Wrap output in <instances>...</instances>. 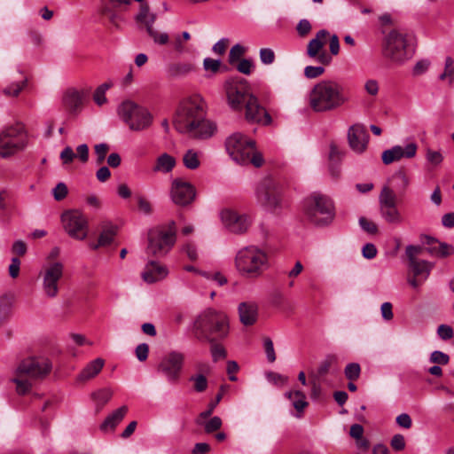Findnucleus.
Segmentation results:
<instances>
[{"label":"nucleus","instance_id":"nucleus-1","mask_svg":"<svg viewBox=\"0 0 454 454\" xmlns=\"http://www.w3.org/2000/svg\"><path fill=\"white\" fill-rule=\"evenodd\" d=\"M349 100L343 84L325 79L317 82L308 94L309 106L316 113H327L342 107Z\"/></svg>","mask_w":454,"mask_h":454},{"label":"nucleus","instance_id":"nucleus-2","mask_svg":"<svg viewBox=\"0 0 454 454\" xmlns=\"http://www.w3.org/2000/svg\"><path fill=\"white\" fill-rule=\"evenodd\" d=\"M51 369L46 357H27L18 364L11 380L15 383L18 395H23L31 390L34 381L44 379Z\"/></svg>","mask_w":454,"mask_h":454},{"label":"nucleus","instance_id":"nucleus-3","mask_svg":"<svg viewBox=\"0 0 454 454\" xmlns=\"http://www.w3.org/2000/svg\"><path fill=\"white\" fill-rule=\"evenodd\" d=\"M235 268L241 277L256 279L269 268L268 254L256 246L245 247L235 255Z\"/></svg>","mask_w":454,"mask_h":454},{"label":"nucleus","instance_id":"nucleus-4","mask_svg":"<svg viewBox=\"0 0 454 454\" xmlns=\"http://www.w3.org/2000/svg\"><path fill=\"white\" fill-rule=\"evenodd\" d=\"M225 147L231 158L240 165L253 164L258 168L263 163L262 155L255 151L254 141L240 132L229 136Z\"/></svg>","mask_w":454,"mask_h":454},{"label":"nucleus","instance_id":"nucleus-5","mask_svg":"<svg viewBox=\"0 0 454 454\" xmlns=\"http://www.w3.org/2000/svg\"><path fill=\"white\" fill-rule=\"evenodd\" d=\"M303 210L308 221L318 227L331 224L335 218L333 200L320 192H313L304 200Z\"/></svg>","mask_w":454,"mask_h":454},{"label":"nucleus","instance_id":"nucleus-6","mask_svg":"<svg viewBox=\"0 0 454 454\" xmlns=\"http://www.w3.org/2000/svg\"><path fill=\"white\" fill-rule=\"evenodd\" d=\"M203 116H206V103L200 96L194 95L180 103L174 126L178 132L187 134Z\"/></svg>","mask_w":454,"mask_h":454},{"label":"nucleus","instance_id":"nucleus-7","mask_svg":"<svg viewBox=\"0 0 454 454\" xmlns=\"http://www.w3.org/2000/svg\"><path fill=\"white\" fill-rule=\"evenodd\" d=\"M195 326L210 342L224 339L229 333V322L226 315L213 309L202 312L195 322Z\"/></svg>","mask_w":454,"mask_h":454},{"label":"nucleus","instance_id":"nucleus-8","mask_svg":"<svg viewBox=\"0 0 454 454\" xmlns=\"http://www.w3.org/2000/svg\"><path fill=\"white\" fill-rule=\"evenodd\" d=\"M415 51L412 36L399 30H392L384 42L383 53L391 61L403 63L412 58Z\"/></svg>","mask_w":454,"mask_h":454},{"label":"nucleus","instance_id":"nucleus-9","mask_svg":"<svg viewBox=\"0 0 454 454\" xmlns=\"http://www.w3.org/2000/svg\"><path fill=\"white\" fill-rule=\"evenodd\" d=\"M176 239V223L171 221L168 225H160L148 232L146 254L155 257L166 255L174 247Z\"/></svg>","mask_w":454,"mask_h":454},{"label":"nucleus","instance_id":"nucleus-10","mask_svg":"<svg viewBox=\"0 0 454 454\" xmlns=\"http://www.w3.org/2000/svg\"><path fill=\"white\" fill-rule=\"evenodd\" d=\"M120 118L133 131H142L153 123L152 114L144 106L131 100L123 101L117 109Z\"/></svg>","mask_w":454,"mask_h":454},{"label":"nucleus","instance_id":"nucleus-11","mask_svg":"<svg viewBox=\"0 0 454 454\" xmlns=\"http://www.w3.org/2000/svg\"><path fill=\"white\" fill-rule=\"evenodd\" d=\"M27 142V133L21 124L5 128L0 133V155L4 158L23 150Z\"/></svg>","mask_w":454,"mask_h":454},{"label":"nucleus","instance_id":"nucleus-12","mask_svg":"<svg viewBox=\"0 0 454 454\" xmlns=\"http://www.w3.org/2000/svg\"><path fill=\"white\" fill-rule=\"evenodd\" d=\"M224 90L229 106L235 111H240L247 100L249 92L248 82L242 78H231L224 82Z\"/></svg>","mask_w":454,"mask_h":454},{"label":"nucleus","instance_id":"nucleus-13","mask_svg":"<svg viewBox=\"0 0 454 454\" xmlns=\"http://www.w3.org/2000/svg\"><path fill=\"white\" fill-rule=\"evenodd\" d=\"M257 202L268 210L274 211L281 206V192L277 184L271 178L260 182L256 191Z\"/></svg>","mask_w":454,"mask_h":454},{"label":"nucleus","instance_id":"nucleus-14","mask_svg":"<svg viewBox=\"0 0 454 454\" xmlns=\"http://www.w3.org/2000/svg\"><path fill=\"white\" fill-rule=\"evenodd\" d=\"M64 274V265L59 262H51L44 265L40 272L43 279V292L48 298H55L59 294V283Z\"/></svg>","mask_w":454,"mask_h":454},{"label":"nucleus","instance_id":"nucleus-15","mask_svg":"<svg viewBox=\"0 0 454 454\" xmlns=\"http://www.w3.org/2000/svg\"><path fill=\"white\" fill-rule=\"evenodd\" d=\"M379 202L380 215L386 223L399 225L403 222V217L396 207V195L390 188L382 189Z\"/></svg>","mask_w":454,"mask_h":454},{"label":"nucleus","instance_id":"nucleus-16","mask_svg":"<svg viewBox=\"0 0 454 454\" xmlns=\"http://www.w3.org/2000/svg\"><path fill=\"white\" fill-rule=\"evenodd\" d=\"M65 231L75 239L83 240L88 234V221L78 210L67 211L61 215Z\"/></svg>","mask_w":454,"mask_h":454},{"label":"nucleus","instance_id":"nucleus-17","mask_svg":"<svg viewBox=\"0 0 454 454\" xmlns=\"http://www.w3.org/2000/svg\"><path fill=\"white\" fill-rule=\"evenodd\" d=\"M184 361V356L181 352L172 351L165 355L157 370L162 373L169 382H176L180 377Z\"/></svg>","mask_w":454,"mask_h":454},{"label":"nucleus","instance_id":"nucleus-18","mask_svg":"<svg viewBox=\"0 0 454 454\" xmlns=\"http://www.w3.org/2000/svg\"><path fill=\"white\" fill-rule=\"evenodd\" d=\"M330 33L325 29L319 30L316 36L311 39L307 46V54L323 66H327L332 62V57L324 50Z\"/></svg>","mask_w":454,"mask_h":454},{"label":"nucleus","instance_id":"nucleus-19","mask_svg":"<svg viewBox=\"0 0 454 454\" xmlns=\"http://www.w3.org/2000/svg\"><path fill=\"white\" fill-rule=\"evenodd\" d=\"M195 188L189 182L176 178L173 180L170 189L172 201L178 206H187L195 198Z\"/></svg>","mask_w":454,"mask_h":454},{"label":"nucleus","instance_id":"nucleus-20","mask_svg":"<svg viewBox=\"0 0 454 454\" xmlns=\"http://www.w3.org/2000/svg\"><path fill=\"white\" fill-rule=\"evenodd\" d=\"M221 219L230 231L237 234L246 232L251 224V219L248 215L239 214L231 209L223 210Z\"/></svg>","mask_w":454,"mask_h":454},{"label":"nucleus","instance_id":"nucleus-21","mask_svg":"<svg viewBox=\"0 0 454 454\" xmlns=\"http://www.w3.org/2000/svg\"><path fill=\"white\" fill-rule=\"evenodd\" d=\"M243 106L245 107V117L247 121L264 125H268L271 122L270 115L259 103L258 98L254 95L248 96Z\"/></svg>","mask_w":454,"mask_h":454},{"label":"nucleus","instance_id":"nucleus-22","mask_svg":"<svg viewBox=\"0 0 454 454\" xmlns=\"http://www.w3.org/2000/svg\"><path fill=\"white\" fill-rule=\"evenodd\" d=\"M418 150V145L415 142L409 141L404 145H395L382 153L381 159L384 164L389 165L403 158L411 159L415 157Z\"/></svg>","mask_w":454,"mask_h":454},{"label":"nucleus","instance_id":"nucleus-23","mask_svg":"<svg viewBox=\"0 0 454 454\" xmlns=\"http://www.w3.org/2000/svg\"><path fill=\"white\" fill-rule=\"evenodd\" d=\"M348 140L350 148L354 152L361 153L367 147L369 134L364 125L354 124L348 129Z\"/></svg>","mask_w":454,"mask_h":454},{"label":"nucleus","instance_id":"nucleus-24","mask_svg":"<svg viewBox=\"0 0 454 454\" xmlns=\"http://www.w3.org/2000/svg\"><path fill=\"white\" fill-rule=\"evenodd\" d=\"M217 130L215 122L203 116L199 123L195 124L187 133L188 136L197 139H207L215 135Z\"/></svg>","mask_w":454,"mask_h":454},{"label":"nucleus","instance_id":"nucleus-25","mask_svg":"<svg viewBox=\"0 0 454 454\" xmlns=\"http://www.w3.org/2000/svg\"><path fill=\"white\" fill-rule=\"evenodd\" d=\"M168 274L166 266L157 261H150L146 263L141 276L145 282L154 283L164 279Z\"/></svg>","mask_w":454,"mask_h":454},{"label":"nucleus","instance_id":"nucleus-26","mask_svg":"<svg viewBox=\"0 0 454 454\" xmlns=\"http://www.w3.org/2000/svg\"><path fill=\"white\" fill-rule=\"evenodd\" d=\"M62 102L66 110L71 114H76L82 108V95L74 88L68 89L64 93Z\"/></svg>","mask_w":454,"mask_h":454},{"label":"nucleus","instance_id":"nucleus-27","mask_svg":"<svg viewBox=\"0 0 454 454\" xmlns=\"http://www.w3.org/2000/svg\"><path fill=\"white\" fill-rule=\"evenodd\" d=\"M239 315L240 322L244 325H252L257 320L258 306L255 302L247 301L239 305Z\"/></svg>","mask_w":454,"mask_h":454},{"label":"nucleus","instance_id":"nucleus-28","mask_svg":"<svg viewBox=\"0 0 454 454\" xmlns=\"http://www.w3.org/2000/svg\"><path fill=\"white\" fill-rule=\"evenodd\" d=\"M101 229L98 241L90 245V247L93 250H97L101 247L109 246L114 241L117 232L116 226L110 223H103Z\"/></svg>","mask_w":454,"mask_h":454},{"label":"nucleus","instance_id":"nucleus-29","mask_svg":"<svg viewBox=\"0 0 454 454\" xmlns=\"http://www.w3.org/2000/svg\"><path fill=\"white\" fill-rule=\"evenodd\" d=\"M176 165V158L167 153H163L155 159L153 171L155 173L168 174L172 172Z\"/></svg>","mask_w":454,"mask_h":454},{"label":"nucleus","instance_id":"nucleus-30","mask_svg":"<svg viewBox=\"0 0 454 454\" xmlns=\"http://www.w3.org/2000/svg\"><path fill=\"white\" fill-rule=\"evenodd\" d=\"M128 412V407L123 405L109 414L100 426L102 431L114 430Z\"/></svg>","mask_w":454,"mask_h":454},{"label":"nucleus","instance_id":"nucleus-31","mask_svg":"<svg viewBox=\"0 0 454 454\" xmlns=\"http://www.w3.org/2000/svg\"><path fill=\"white\" fill-rule=\"evenodd\" d=\"M131 1L132 0H102L101 12L114 22L117 17V9L122 5L130 4Z\"/></svg>","mask_w":454,"mask_h":454},{"label":"nucleus","instance_id":"nucleus-32","mask_svg":"<svg viewBox=\"0 0 454 454\" xmlns=\"http://www.w3.org/2000/svg\"><path fill=\"white\" fill-rule=\"evenodd\" d=\"M286 397L288 398L292 405L296 411V417L301 418L304 409L308 406L309 403L306 400V395L300 390L289 391L285 394Z\"/></svg>","mask_w":454,"mask_h":454},{"label":"nucleus","instance_id":"nucleus-33","mask_svg":"<svg viewBox=\"0 0 454 454\" xmlns=\"http://www.w3.org/2000/svg\"><path fill=\"white\" fill-rule=\"evenodd\" d=\"M105 364L102 358H96L90 362L78 375V380L85 381L94 378L99 373Z\"/></svg>","mask_w":454,"mask_h":454},{"label":"nucleus","instance_id":"nucleus-34","mask_svg":"<svg viewBox=\"0 0 454 454\" xmlns=\"http://www.w3.org/2000/svg\"><path fill=\"white\" fill-rule=\"evenodd\" d=\"M202 153L195 149H188L184 152L182 161L184 166L190 170L200 168L201 163Z\"/></svg>","mask_w":454,"mask_h":454},{"label":"nucleus","instance_id":"nucleus-35","mask_svg":"<svg viewBox=\"0 0 454 454\" xmlns=\"http://www.w3.org/2000/svg\"><path fill=\"white\" fill-rule=\"evenodd\" d=\"M409 265L415 277L422 276L424 278H427L429 275L431 265L427 261H412Z\"/></svg>","mask_w":454,"mask_h":454},{"label":"nucleus","instance_id":"nucleus-36","mask_svg":"<svg viewBox=\"0 0 454 454\" xmlns=\"http://www.w3.org/2000/svg\"><path fill=\"white\" fill-rule=\"evenodd\" d=\"M114 85L113 82L108 81L102 84H100L93 93V100L94 102L101 106L107 102V98L106 97V91L112 88Z\"/></svg>","mask_w":454,"mask_h":454},{"label":"nucleus","instance_id":"nucleus-37","mask_svg":"<svg viewBox=\"0 0 454 454\" xmlns=\"http://www.w3.org/2000/svg\"><path fill=\"white\" fill-rule=\"evenodd\" d=\"M92 399L94 400L97 409L101 410L106 403L109 402L112 397V392L110 389L104 388L94 392L91 395Z\"/></svg>","mask_w":454,"mask_h":454},{"label":"nucleus","instance_id":"nucleus-38","mask_svg":"<svg viewBox=\"0 0 454 454\" xmlns=\"http://www.w3.org/2000/svg\"><path fill=\"white\" fill-rule=\"evenodd\" d=\"M148 35L153 38V42L160 45H165L168 43V35L167 33H158L153 28V18L149 21V26L146 28Z\"/></svg>","mask_w":454,"mask_h":454},{"label":"nucleus","instance_id":"nucleus-39","mask_svg":"<svg viewBox=\"0 0 454 454\" xmlns=\"http://www.w3.org/2000/svg\"><path fill=\"white\" fill-rule=\"evenodd\" d=\"M27 79L24 77L21 81L12 82L4 89H3V94L6 97H17L20 91L26 87Z\"/></svg>","mask_w":454,"mask_h":454},{"label":"nucleus","instance_id":"nucleus-40","mask_svg":"<svg viewBox=\"0 0 454 454\" xmlns=\"http://www.w3.org/2000/svg\"><path fill=\"white\" fill-rule=\"evenodd\" d=\"M222 62L220 59L205 58L203 60V68L207 72V76L210 77L216 74L221 68Z\"/></svg>","mask_w":454,"mask_h":454},{"label":"nucleus","instance_id":"nucleus-41","mask_svg":"<svg viewBox=\"0 0 454 454\" xmlns=\"http://www.w3.org/2000/svg\"><path fill=\"white\" fill-rule=\"evenodd\" d=\"M153 18V23L156 20V15L154 13H150L149 6L147 4L144 3L140 6V11L137 15V20L143 23L147 28L149 26V21Z\"/></svg>","mask_w":454,"mask_h":454},{"label":"nucleus","instance_id":"nucleus-42","mask_svg":"<svg viewBox=\"0 0 454 454\" xmlns=\"http://www.w3.org/2000/svg\"><path fill=\"white\" fill-rule=\"evenodd\" d=\"M350 435L357 440V443L360 447L364 449L368 448V442L363 438L364 428L359 424H354L350 427Z\"/></svg>","mask_w":454,"mask_h":454},{"label":"nucleus","instance_id":"nucleus-43","mask_svg":"<svg viewBox=\"0 0 454 454\" xmlns=\"http://www.w3.org/2000/svg\"><path fill=\"white\" fill-rule=\"evenodd\" d=\"M361 367L357 363L348 364L344 370L345 376L348 380L353 381L359 378Z\"/></svg>","mask_w":454,"mask_h":454},{"label":"nucleus","instance_id":"nucleus-44","mask_svg":"<svg viewBox=\"0 0 454 454\" xmlns=\"http://www.w3.org/2000/svg\"><path fill=\"white\" fill-rule=\"evenodd\" d=\"M247 49L243 45L237 43L231 47L229 52V62L233 64L234 62L240 60V58L246 53Z\"/></svg>","mask_w":454,"mask_h":454},{"label":"nucleus","instance_id":"nucleus-45","mask_svg":"<svg viewBox=\"0 0 454 454\" xmlns=\"http://www.w3.org/2000/svg\"><path fill=\"white\" fill-rule=\"evenodd\" d=\"M454 78V66L453 60L448 57L445 60L444 72L440 75L441 80H448L450 83Z\"/></svg>","mask_w":454,"mask_h":454},{"label":"nucleus","instance_id":"nucleus-46","mask_svg":"<svg viewBox=\"0 0 454 454\" xmlns=\"http://www.w3.org/2000/svg\"><path fill=\"white\" fill-rule=\"evenodd\" d=\"M193 70V67L189 63L173 65L169 71L173 75L186 74Z\"/></svg>","mask_w":454,"mask_h":454},{"label":"nucleus","instance_id":"nucleus-47","mask_svg":"<svg viewBox=\"0 0 454 454\" xmlns=\"http://www.w3.org/2000/svg\"><path fill=\"white\" fill-rule=\"evenodd\" d=\"M325 73V68L321 66H307L304 68V75L308 79H315Z\"/></svg>","mask_w":454,"mask_h":454},{"label":"nucleus","instance_id":"nucleus-48","mask_svg":"<svg viewBox=\"0 0 454 454\" xmlns=\"http://www.w3.org/2000/svg\"><path fill=\"white\" fill-rule=\"evenodd\" d=\"M94 149H95V153L97 155V164L100 165L106 160V156L109 151V146H108V145L102 143V144L96 145Z\"/></svg>","mask_w":454,"mask_h":454},{"label":"nucleus","instance_id":"nucleus-49","mask_svg":"<svg viewBox=\"0 0 454 454\" xmlns=\"http://www.w3.org/2000/svg\"><path fill=\"white\" fill-rule=\"evenodd\" d=\"M429 360L433 364L445 365L449 363L450 357L447 354L435 350L431 353Z\"/></svg>","mask_w":454,"mask_h":454},{"label":"nucleus","instance_id":"nucleus-50","mask_svg":"<svg viewBox=\"0 0 454 454\" xmlns=\"http://www.w3.org/2000/svg\"><path fill=\"white\" fill-rule=\"evenodd\" d=\"M260 59L264 65H270L275 61V52L270 48H262L259 52Z\"/></svg>","mask_w":454,"mask_h":454},{"label":"nucleus","instance_id":"nucleus-51","mask_svg":"<svg viewBox=\"0 0 454 454\" xmlns=\"http://www.w3.org/2000/svg\"><path fill=\"white\" fill-rule=\"evenodd\" d=\"M360 227L370 234H376L378 232V226L372 221L362 216L359 218Z\"/></svg>","mask_w":454,"mask_h":454},{"label":"nucleus","instance_id":"nucleus-52","mask_svg":"<svg viewBox=\"0 0 454 454\" xmlns=\"http://www.w3.org/2000/svg\"><path fill=\"white\" fill-rule=\"evenodd\" d=\"M190 380L194 382V389L197 392H203L207 389V380L204 375L198 374V375L191 377Z\"/></svg>","mask_w":454,"mask_h":454},{"label":"nucleus","instance_id":"nucleus-53","mask_svg":"<svg viewBox=\"0 0 454 454\" xmlns=\"http://www.w3.org/2000/svg\"><path fill=\"white\" fill-rule=\"evenodd\" d=\"M211 355L215 362L226 357L227 353L223 346L211 342Z\"/></svg>","mask_w":454,"mask_h":454},{"label":"nucleus","instance_id":"nucleus-54","mask_svg":"<svg viewBox=\"0 0 454 454\" xmlns=\"http://www.w3.org/2000/svg\"><path fill=\"white\" fill-rule=\"evenodd\" d=\"M222 397H223V394L219 393L216 395V397H215V401L209 404L208 409L200 414L199 418L197 419V423L198 424H202V419L208 418L212 414V412L214 411L215 406L221 401Z\"/></svg>","mask_w":454,"mask_h":454},{"label":"nucleus","instance_id":"nucleus-55","mask_svg":"<svg viewBox=\"0 0 454 454\" xmlns=\"http://www.w3.org/2000/svg\"><path fill=\"white\" fill-rule=\"evenodd\" d=\"M236 68L239 73L248 75L253 71L254 64L250 59H242L238 63Z\"/></svg>","mask_w":454,"mask_h":454},{"label":"nucleus","instance_id":"nucleus-56","mask_svg":"<svg viewBox=\"0 0 454 454\" xmlns=\"http://www.w3.org/2000/svg\"><path fill=\"white\" fill-rule=\"evenodd\" d=\"M221 427H222V419L217 416L211 418L204 425L205 431L207 434L213 433V432L220 429Z\"/></svg>","mask_w":454,"mask_h":454},{"label":"nucleus","instance_id":"nucleus-57","mask_svg":"<svg viewBox=\"0 0 454 454\" xmlns=\"http://www.w3.org/2000/svg\"><path fill=\"white\" fill-rule=\"evenodd\" d=\"M266 378L270 383L278 386H282L287 381V378L286 376L273 372H268L266 374Z\"/></svg>","mask_w":454,"mask_h":454},{"label":"nucleus","instance_id":"nucleus-58","mask_svg":"<svg viewBox=\"0 0 454 454\" xmlns=\"http://www.w3.org/2000/svg\"><path fill=\"white\" fill-rule=\"evenodd\" d=\"M137 206L139 211L145 215H150L153 212L151 202L142 196L137 197Z\"/></svg>","mask_w":454,"mask_h":454},{"label":"nucleus","instance_id":"nucleus-59","mask_svg":"<svg viewBox=\"0 0 454 454\" xmlns=\"http://www.w3.org/2000/svg\"><path fill=\"white\" fill-rule=\"evenodd\" d=\"M423 251V247L420 246H408L406 247V255L409 259V263H411L412 261H417L416 258L419 254H420Z\"/></svg>","mask_w":454,"mask_h":454},{"label":"nucleus","instance_id":"nucleus-60","mask_svg":"<svg viewBox=\"0 0 454 454\" xmlns=\"http://www.w3.org/2000/svg\"><path fill=\"white\" fill-rule=\"evenodd\" d=\"M454 254V247L447 243H439L435 254L441 257H446Z\"/></svg>","mask_w":454,"mask_h":454},{"label":"nucleus","instance_id":"nucleus-61","mask_svg":"<svg viewBox=\"0 0 454 454\" xmlns=\"http://www.w3.org/2000/svg\"><path fill=\"white\" fill-rule=\"evenodd\" d=\"M390 445L395 450H397V451L403 450L405 448V439H404L403 435L399 434H395L392 437Z\"/></svg>","mask_w":454,"mask_h":454},{"label":"nucleus","instance_id":"nucleus-62","mask_svg":"<svg viewBox=\"0 0 454 454\" xmlns=\"http://www.w3.org/2000/svg\"><path fill=\"white\" fill-rule=\"evenodd\" d=\"M228 44L229 39L222 38L213 45L212 51L214 53L222 56L225 53Z\"/></svg>","mask_w":454,"mask_h":454},{"label":"nucleus","instance_id":"nucleus-63","mask_svg":"<svg viewBox=\"0 0 454 454\" xmlns=\"http://www.w3.org/2000/svg\"><path fill=\"white\" fill-rule=\"evenodd\" d=\"M437 333L442 340H447L453 337V329L447 325H441L437 329Z\"/></svg>","mask_w":454,"mask_h":454},{"label":"nucleus","instance_id":"nucleus-64","mask_svg":"<svg viewBox=\"0 0 454 454\" xmlns=\"http://www.w3.org/2000/svg\"><path fill=\"white\" fill-rule=\"evenodd\" d=\"M396 424L405 429H409L412 426L411 416L407 413H402L395 419Z\"/></svg>","mask_w":454,"mask_h":454}]
</instances>
